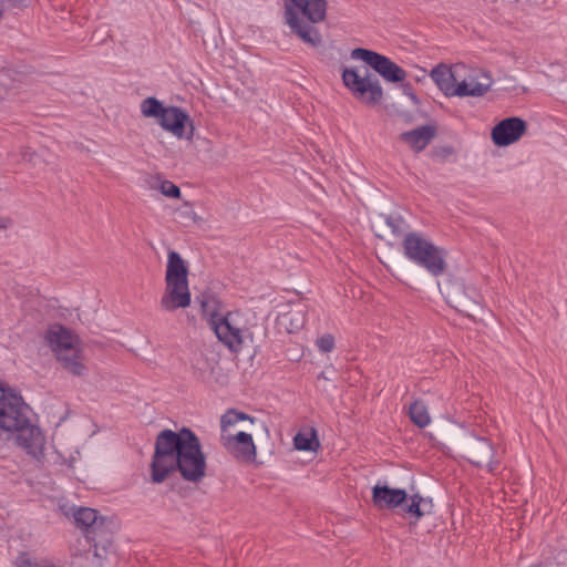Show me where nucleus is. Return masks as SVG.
<instances>
[{"mask_svg":"<svg viewBox=\"0 0 567 567\" xmlns=\"http://www.w3.org/2000/svg\"><path fill=\"white\" fill-rule=\"evenodd\" d=\"M178 471L188 482L197 483L206 475V457L197 435L188 427L178 432L162 430L155 439L151 480L158 484Z\"/></svg>","mask_w":567,"mask_h":567,"instance_id":"obj_1","label":"nucleus"},{"mask_svg":"<svg viewBox=\"0 0 567 567\" xmlns=\"http://www.w3.org/2000/svg\"><path fill=\"white\" fill-rule=\"evenodd\" d=\"M202 308L209 315L210 328L217 339L233 353L248 346H258L267 338L265 320L251 310L209 312L208 301H202Z\"/></svg>","mask_w":567,"mask_h":567,"instance_id":"obj_2","label":"nucleus"},{"mask_svg":"<svg viewBox=\"0 0 567 567\" xmlns=\"http://www.w3.org/2000/svg\"><path fill=\"white\" fill-rule=\"evenodd\" d=\"M0 430L16 433V441L29 454L38 457L44 450L45 439L30 417V409L21 395L0 384Z\"/></svg>","mask_w":567,"mask_h":567,"instance_id":"obj_3","label":"nucleus"},{"mask_svg":"<svg viewBox=\"0 0 567 567\" xmlns=\"http://www.w3.org/2000/svg\"><path fill=\"white\" fill-rule=\"evenodd\" d=\"M284 21L303 43L318 48L322 43L316 24L326 20L327 0H282Z\"/></svg>","mask_w":567,"mask_h":567,"instance_id":"obj_4","label":"nucleus"},{"mask_svg":"<svg viewBox=\"0 0 567 567\" xmlns=\"http://www.w3.org/2000/svg\"><path fill=\"white\" fill-rule=\"evenodd\" d=\"M45 341L66 373L79 378L87 373L84 349L78 334L62 324H52L45 332Z\"/></svg>","mask_w":567,"mask_h":567,"instance_id":"obj_5","label":"nucleus"},{"mask_svg":"<svg viewBox=\"0 0 567 567\" xmlns=\"http://www.w3.org/2000/svg\"><path fill=\"white\" fill-rule=\"evenodd\" d=\"M405 257L426 269L434 277L443 275L447 268L445 251L416 233H409L402 243Z\"/></svg>","mask_w":567,"mask_h":567,"instance_id":"obj_6","label":"nucleus"},{"mask_svg":"<svg viewBox=\"0 0 567 567\" xmlns=\"http://www.w3.org/2000/svg\"><path fill=\"white\" fill-rule=\"evenodd\" d=\"M342 81L352 95L367 106H375L383 99L379 78L368 69L360 73L357 69L344 68Z\"/></svg>","mask_w":567,"mask_h":567,"instance_id":"obj_7","label":"nucleus"},{"mask_svg":"<svg viewBox=\"0 0 567 567\" xmlns=\"http://www.w3.org/2000/svg\"><path fill=\"white\" fill-rule=\"evenodd\" d=\"M455 445L462 455L476 467H486L493 473L499 464L495 458L493 444L485 437L467 432L456 440Z\"/></svg>","mask_w":567,"mask_h":567,"instance_id":"obj_8","label":"nucleus"},{"mask_svg":"<svg viewBox=\"0 0 567 567\" xmlns=\"http://www.w3.org/2000/svg\"><path fill=\"white\" fill-rule=\"evenodd\" d=\"M350 56L367 63L386 82L401 83L406 79V72L401 66L375 51L357 48L351 51Z\"/></svg>","mask_w":567,"mask_h":567,"instance_id":"obj_9","label":"nucleus"},{"mask_svg":"<svg viewBox=\"0 0 567 567\" xmlns=\"http://www.w3.org/2000/svg\"><path fill=\"white\" fill-rule=\"evenodd\" d=\"M161 127L179 140L190 141L194 136L195 126L189 115L177 106H167L158 120Z\"/></svg>","mask_w":567,"mask_h":567,"instance_id":"obj_10","label":"nucleus"},{"mask_svg":"<svg viewBox=\"0 0 567 567\" xmlns=\"http://www.w3.org/2000/svg\"><path fill=\"white\" fill-rule=\"evenodd\" d=\"M441 292L453 308L467 316H472L478 308L477 292L461 281H450Z\"/></svg>","mask_w":567,"mask_h":567,"instance_id":"obj_11","label":"nucleus"},{"mask_svg":"<svg viewBox=\"0 0 567 567\" xmlns=\"http://www.w3.org/2000/svg\"><path fill=\"white\" fill-rule=\"evenodd\" d=\"M492 86L491 76L481 70H470L462 73L454 89V96H483Z\"/></svg>","mask_w":567,"mask_h":567,"instance_id":"obj_12","label":"nucleus"},{"mask_svg":"<svg viewBox=\"0 0 567 567\" xmlns=\"http://www.w3.org/2000/svg\"><path fill=\"white\" fill-rule=\"evenodd\" d=\"M527 131V123L520 117H507L492 130L491 137L496 146H508L518 142Z\"/></svg>","mask_w":567,"mask_h":567,"instance_id":"obj_13","label":"nucleus"},{"mask_svg":"<svg viewBox=\"0 0 567 567\" xmlns=\"http://www.w3.org/2000/svg\"><path fill=\"white\" fill-rule=\"evenodd\" d=\"M221 445L239 461L250 462L256 458V446L251 434L238 431L234 434H220Z\"/></svg>","mask_w":567,"mask_h":567,"instance_id":"obj_14","label":"nucleus"},{"mask_svg":"<svg viewBox=\"0 0 567 567\" xmlns=\"http://www.w3.org/2000/svg\"><path fill=\"white\" fill-rule=\"evenodd\" d=\"M190 301L192 295L188 281H165V290L159 301L164 311L174 312L177 309H185L189 307Z\"/></svg>","mask_w":567,"mask_h":567,"instance_id":"obj_15","label":"nucleus"},{"mask_svg":"<svg viewBox=\"0 0 567 567\" xmlns=\"http://www.w3.org/2000/svg\"><path fill=\"white\" fill-rule=\"evenodd\" d=\"M465 71L466 65L463 63H456L453 66L441 63L431 71L430 76L445 96H454L457 80Z\"/></svg>","mask_w":567,"mask_h":567,"instance_id":"obj_16","label":"nucleus"},{"mask_svg":"<svg viewBox=\"0 0 567 567\" xmlns=\"http://www.w3.org/2000/svg\"><path fill=\"white\" fill-rule=\"evenodd\" d=\"M406 498V492L401 488H391L388 485L380 484L372 488V503L380 509L399 507Z\"/></svg>","mask_w":567,"mask_h":567,"instance_id":"obj_17","label":"nucleus"},{"mask_svg":"<svg viewBox=\"0 0 567 567\" xmlns=\"http://www.w3.org/2000/svg\"><path fill=\"white\" fill-rule=\"evenodd\" d=\"M435 135V126L422 125L414 130L401 133L400 140L405 143L413 152L420 153L426 148Z\"/></svg>","mask_w":567,"mask_h":567,"instance_id":"obj_18","label":"nucleus"},{"mask_svg":"<svg viewBox=\"0 0 567 567\" xmlns=\"http://www.w3.org/2000/svg\"><path fill=\"white\" fill-rule=\"evenodd\" d=\"M165 281H188V267L177 251H169L167 255Z\"/></svg>","mask_w":567,"mask_h":567,"instance_id":"obj_19","label":"nucleus"},{"mask_svg":"<svg viewBox=\"0 0 567 567\" xmlns=\"http://www.w3.org/2000/svg\"><path fill=\"white\" fill-rule=\"evenodd\" d=\"M74 520L78 526L83 527L87 533H95L104 523L97 512L89 507L79 508L74 513Z\"/></svg>","mask_w":567,"mask_h":567,"instance_id":"obj_20","label":"nucleus"},{"mask_svg":"<svg viewBox=\"0 0 567 567\" xmlns=\"http://www.w3.org/2000/svg\"><path fill=\"white\" fill-rule=\"evenodd\" d=\"M431 507V501H425L419 494H414L410 497V504L404 505L403 503L401 505V509L409 516L413 517L414 523H416L426 513H430Z\"/></svg>","mask_w":567,"mask_h":567,"instance_id":"obj_21","label":"nucleus"},{"mask_svg":"<svg viewBox=\"0 0 567 567\" xmlns=\"http://www.w3.org/2000/svg\"><path fill=\"white\" fill-rule=\"evenodd\" d=\"M241 421H249L251 424L255 422L252 417L244 412H238L233 409L228 410L225 414L221 415L220 419L221 434H233L230 429Z\"/></svg>","mask_w":567,"mask_h":567,"instance_id":"obj_22","label":"nucleus"},{"mask_svg":"<svg viewBox=\"0 0 567 567\" xmlns=\"http://www.w3.org/2000/svg\"><path fill=\"white\" fill-rule=\"evenodd\" d=\"M140 109L143 116L158 121L167 106H164L156 97L148 96L141 102Z\"/></svg>","mask_w":567,"mask_h":567,"instance_id":"obj_23","label":"nucleus"},{"mask_svg":"<svg viewBox=\"0 0 567 567\" xmlns=\"http://www.w3.org/2000/svg\"><path fill=\"white\" fill-rule=\"evenodd\" d=\"M293 443L299 451H316L320 445L317 431L313 427L308 433H298L293 439Z\"/></svg>","mask_w":567,"mask_h":567,"instance_id":"obj_24","label":"nucleus"},{"mask_svg":"<svg viewBox=\"0 0 567 567\" xmlns=\"http://www.w3.org/2000/svg\"><path fill=\"white\" fill-rule=\"evenodd\" d=\"M409 414H410L411 421L419 427H425L431 422V417H430L427 408L421 401H415L413 404H411Z\"/></svg>","mask_w":567,"mask_h":567,"instance_id":"obj_25","label":"nucleus"},{"mask_svg":"<svg viewBox=\"0 0 567 567\" xmlns=\"http://www.w3.org/2000/svg\"><path fill=\"white\" fill-rule=\"evenodd\" d=\"M282 322L287 324L289 332H293L303 326L305 318L301 311H290L282 316Z\"/></svg>","mask_w":567,"mask_h":567,"instance_id":"obj_26","label":"nucleus"},{"mask_svg":"<svg viewBox=\"0 0 567 567\" xmlns=\"http://www.w3.org/2000/svg\"><path fill=\"white\" fill-rule=\"evenodd\" d=\"M316 344L321 352H330L334 348V338L330 333H326L317 339Z\"/></svg>","mask_w":567,"mask_h":567,"instance_id":"obj_27","label":"nucleus"},{"mask_svg":"<svg viewBox=\"0 0 567 567\" xmlns=\"http://www.w3.org/2000/svg\"><path fill=\"white\" fill-rule=\"evenodd\" d=\"M161 193L169 198H178L181 196V189L171 181H165L161 183Z\"/></svg>","mask_w":567,"mask_h":567,"instance_id":"obj_28","label":"nucleus"},{"mask_svg":"<svg viewBox=\"0 0 567 567\" xmlns=\"http://www.w3.org/2000/svg\"><path fill=\"white\" fill-rule=\"evenodd\" d=\"M44 559H32L28 557L27 555H21L18 557L16 567H43L44 566Z\"/></svg>","mask_w":567,"mask_h":567,"instance_id":"obj_29","label":"nucleus"},{"mask_svg":"<svg viewBox=\"0 0 567 567\" xmlns=\"http://www.w3.org/2000/svg\"><path fill=\"white\" fill-rule=\"evenodd\" d=\"M21 157L24 162H28L32 165H38L39 163V156L37 155V153L28 147L22 150Z\"/></svg>","mask_w":567,"mask_h":567,"instance_id":"obj_30","label":"nucleus"},{"mask_svg":"<svg viewBox=\"0 0 567 567\" xmlns=\"http://www.w3.org/2000/svg\"><path fill=\"white\" fill-rule=\"evenodd\" d=\"M401 83H402V85H401V86H402V91H403V93H404L408 97H410V99H411V101H412L414 104H419V99H417V96L415 95V93L413 92L411 84H409V83H403V82H401Z\"/></svg>","mask_w":567,"mask_h":567,"instance_id":"obj_31","label":"nucleus"},{"mask_svg":"<svg viewBox=\"0 0 567 567\" xmlns=\"http://www.w3.org/2000/svg\"><path fill=\"white\" fill-rule=\"evenodd\" d=\"M166 179L161 178L159 176H154L148 179V186L152 189H156L161 192V183H164Z\"/></svg>","mask_w":567,"mask_h":567,"instance_id":"obj_32","label":"nucleus"},{"mask_svg":"<svg viewBox=\"0 0 567 567\" xmlns=\"http://www.w3.org/2000/svg\"><path fill=\"white\" fill-rule=\"evenodd\" d=\"M214 369H215L214 365H212L209 363H207V368L206 369H203L200 367L197 368L200 378H205L207 371L209 372V374H213L214 373Z\"/></svg>","mask_w":567,"mask_h":567,"instance_id":"obj_33","label":"nucleus"},{"mask_svg":"<svg viewBox=\"0 0 567 567\" xmlns=\"http://www.w3.org/2000/svg\"><path fill=\"white\" fill-rule=\"evenodd\" d=\"M6 10H7L6 1L0 0V21L2 20Z\"/></svg>","mask_w":567,"mask_h":567,"instance_id":"obj_34","label":"nucleus"},{"mask_svg":"<svg viewBox=\"0 0 567 567\" xmlns=\"http://www.w3.org/2000/svg\"><path fill=\"white\" fill-rule=\"evenodd\" d=\"M43 567H60V566L56 565L55 563H53L50 559H44V566Z\"/></svg>","mask_w":567,"mask_h":567,"instance_id":"obj_35","label":"nucleus"},{"mask_svg":"<svg viewBox=\"0 0 567 567\" xmlns=\"http://www.w3.org/2000/svg\"><path fill=\"white\" fill-rule=\"evenodd\" d=\"M319 379H323V380H327L329 381L330 380V377L327 374L326 371L321 372L318 377Z\"/></svg>","mask_w":567,"mask_h":567,"instance_id":"obj_36","label":"nucleus"}]
</instances>
